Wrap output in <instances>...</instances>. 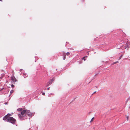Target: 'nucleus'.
<instances>
[{"mask_svg": "<svg viewBox=\"0 0 130 130\" xmlns=\"http://www.w3.org/2000/svg\"><path fill=\"white\" fill-rule=\"evenodd\" d=\"M31 115L32 113L29 110H22L21 112V114H18V116L21 120H22L26 118L27 115L30 116Z\"/></svg>", "mask_w": 130, "mask_h": 130, "instance_id": "obj_1", "label": "nucleus"}, {"mask_svg": "<svg viewBox=\"0 0 130 130\" xmlns=\"http://www.w3.org/2000/svg\"><path fill=\"white\" fill-rule=\"evenodd\" d=\"M7 119L8 122L14 124L16 122V120L12 117H9Z\"/></svg>", "mask_w": 130, "mask_h": 130, "instance_id": "obj_2", "label": "nucleus"}, {"mask_svg": "<svg viewBox=\"0 0 130 130\" xmlns=\"http://www.w3.org/2000/svg\"><path fill=\"white\" fill-rule=\"evenodd\" d=\"M11 116V114L8 113L3 118V120H6L9 117V116Z\"/></svg>", "mask_w": 130, "mask_h": 130, "instance_id": "obj_3", "label": "nucleus"}, {"mask_svg": "<svg viewBox=\"0 0 130 130\" xmlns=\"http://www.w3.org/2000/svg\"><path fill=\"white\" fill-rule=\"evenodd\" d=\"M62 55L63 56V59L64 60L66 59V54L64 52H63Z\"/></svg>", "mask_w": 130, "mask_h": 130, "instance_id": "obj_4", "label": "nucleus"}, {"mask_svg": "<svg viewBox=\"0 0 130 130\" xmlns=\"http://www.w3.org/2000/svg\"><path fill=\"white\" fill-rule=\"evenodd\" d=\"M11 79L14 82H15L17 81V80L15 79V77H11Z\"/></svg>", "mask_w": 130, "mask_h": 130, "instance_id": "obj_5", "label": "nucleus"}, {"mask_svg": "<svg viewBox=\"0 0 130 130\" xmlns=\"http://www.w3.org/2000/svg\"><path fill=\"white\" fill-rule=\"evenodd\" d=\"M17 110L18 111H22V108H19L17 109Z\"/></svg>", "mask_w": 130, "mask_h": 130, "instance_id": "obj_6", "label": "nucleus"}, {"mask_svg": "<svg viewBox=\"0 0 130 130\" xmlns=\"http://www.w3.org/2000/svg\"><path fill=\"white\" fill-rule=\"evenodd\" d=\"M55 79V78L54 77H53L51 80L53 82V81H54V80Z\"/></svg>", "mask_w": 130, "mask_h": 130, "instance_id": "obj_7", "label": "nucleus"}, {"mask_svg": "<svg viewBox=\"0 0 130 130\" xmlns=\"http://www.w3.org/2000/svg\"><path fill=\"white\" fill-rule=\"evenodd\" d=\"M14 91L13 90H11L10 91V94H12Z\"/></svg>", "mask_w": 130, "mask_h": 130, "instance_id": "obj_8", "label": "nucleus"}, {"mask_svg": "<svg viewBox=\"0 0 130 130\" xmlns=\"http://www.w3.org/2000/svg\"><path fill=\"white\" fill-rule=\"evenodd\" d=\"M50 85V84L48 82L46 84V86L47 87V86H49Z\"/></svg>", "mask_w": 130, "mask_h": 130, "instance_id": "obj_9", "label": "nucleus"}, {"mask_svg": "<svg viewBox=\"0 0 130 130\" xmlns=\"http://www.w3.org/2000/svg\"><path fill=\"white\" fill-rule=\"evenodd\" d=\"M48 82L50 84H52V82L50 80V81Z\"/></svg>", "mask_w": 130, "mask_h": 130, "instance_id": "obj_10", "label": "nucleus"}, {"mask_svg": "<svg viewBox=\"0 0 130 130\" xmlns=\"http://www.w3.org/2000/svg\"><path fill=\"white\" fill-rule=\"evenodd\" d=\"M70 53L68 52L66 54V55L67 56L69 55H70Z\"/></svg>", "mask_w": 130, "mask_h": 130, "instance_id": "obj_11", "label": "nucleus"}, {"mask_svg": "<svg viewBox=\"0 0 130 130\" xmlns=\"http://www.w3.org/2000/svg\"><path fill=\"white\" fill-rule=\"evenodd\" d=\"M118 61L115 62L113 63V64H115L116 63H118Z\"/></svg>", "mask_w": 130, "mask_h": 130, "instance_id": "obj_12", "label": "nucleus"}, {"mask_svg": "<svg viewBox=\"0 0 130 130\" xmlns=\"http://www.w3.org/2000/svg\"><path fill=\"white\" fill-rule=\"evenodd\" d=\"M87 56H86L82 58V59H84L86 57H87Z\"/></svg>", "mask_w": 130, "mask_h": 130, "instance_id": "obj_13", "label": "nucleus"}, {"mask_svg": "<svg viewBox=\"0 0 130 130\" xmlns=\"http://www.w3.org/2000/svg\"><path fill=\"white\" fill-rule=\"evenodd\" d=\"M94 117H93V118H92L91 120L90 121V122H91L92 121H93V119H94Z\"/></svg>", "mask_w": 130, "mask_h": 130, "instance_id": "obj_14", "label": "nucleus"}, {"mask_svg": "<svg viewBox=\"0 0 130 130\" xmlns=\"http://www.w3.org/2000/svg\"><path fill=\"white\" fill-rule=\"evenodd\" d=\"M122 55H121V56L120 57H119V60H120V59L121 58V57H122Z\"/></svg>", "mask_w": 130, "mask_h": 130, "instance_id": "obj_15", "label": "nucleus"}, {"mask_svg": "<svg viewBox=\"0 0 130 130\" xmlns=\"http://www.w3.org/2000/svg\"><path fill=\"white\" fill-rule=\"evenodd\" d=\"M129 43V41H128L127 42V44H128Z\"/></svg>", "mask_w": 130, "mask_h": 130, "instance_id": "obj_16", "label": "nucleus"}, {"mask_svg": "<svg viewBox=\"0 0 130 130\" xmlns=\"http://www.w3.org/2000/svg\"><path fill=\"white\" fill-rule=\"evenodd\" d=\"M128 118H129V117L128 116H127V121H128Z\"/></svg>", "mask_w": 130, "mask_h": 130, "instance_id": "obj_17", "label": "nucleus"}, {"mask_svg": "<svg viewBox=\"0 0 130 130\" xmlns=\"http://www.w3.org/2000/svg\"><path fill=\"white\" fill-rule=\"evenodd\" d=\"M14 87V86L13 85H11V87L12 88H13Z\"/></svg>", "mask_w": 130, "mask_h": 130, "instance_id": "obj_18", "label": "nucleus"}, {"mask_svg": "<svg viewBox=\"0 0 130 130\" xmlns=\"http://www.w3.org/2000/svg\"><path fill=\"white\" fill-rule=\"evenodd\" d=\"M3 88H1V89H0V91L3 90Z\"/></svg>", "mask_w": 130, "mask_h": 130, "instance_id": "obj_19", "label": "nucleus"}, {"mask_svg": "<svg viewBox=\"0 0 130 130\" xmlns=\"http://www.w3.org/2000/svg\"><path fill=\"white\" fill-rule=\"evenodd\" d=\"M42 95H45V93L44 92H43L42 94Z\"/></svg>", "mask_w": 130, "mask_h": 130, "instance_id": "obj_20", "label": "nucleus"}, {"mask_svg": "<svg viewBox=\"0 0 130 130\" xmlns=\"http://www.w3.org/2000/svg\"><path fill=\"white\" fill-rule=\"evenodd\" d=\"M96 91H95L94 92V93H93L92 94H95V93H96Z\"/></svg>", "mask_w": 130, "mask_h": 130, "instance_id": "obj_21", "label": "nucleus"}, {"mask_svg": "<svg viewBox=\"0 0 130 130\" xmlns=\"http://www.w3.org/2000/svg\"><path fill=\"white\" fill-rule=\"evenodd\" d=\"M22 69H20V72H21V71H22Z\"/></svg>", "mask_w": 130, "mask_h": 130, "instance_id": "obj_22", "label": "nucleus"}, {"mask_svg": "<svg viewBox=\"0 0 130 130\" xmlns=\"http://www.w3.org/2000/svg\"><path fill=\"white\" fill-rule=\"evenodd\" d=\"M50 87H48V88L47 89V90H49V89H50Z\"/></svg>", "mask_w": 130, "mask_h": 130, "instance_id": "obj_23", "label": "nucleus"}, {"mask_svg": "<svg viewBox=\"0 0 130 130\" xmlns=\"http://www.w3.org/2000/svg\"><path fill=\"white\" fill-rule=\"evenodd\" d=\"M84 61H85L86 60V59H85V58L84 59H83Z\"/></svg>", "mask_w": 130, "mask_h": 130, "instance_id": "obj_24", "label": "nucleus"}, {"mask_svg": "<svg viewBox=\"0 0 130 130\" xmlns=\"http://www.w3.org/2000/svg\"><path fill=\"white\" fill-rule=\"evenodd\" d=\"M0 1H2V0H0Z\"/></svg>", "mask_w": 130, "mask_h": 130, "instance_id": "obj_25", "label": "nucleus"}]
</instances>
